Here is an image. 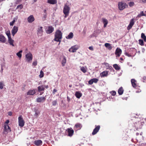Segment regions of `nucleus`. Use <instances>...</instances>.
Wrapping results in <instances>:
<instances>
[{"label":"nucleus","instance_id":"obj_16","mask_svg":"<svg viewBox=\"0 0 146 146\" xmlns=\"http://www.w3.org/2000/svg\"><path fill=\"white\" fill-rule=\"evenodd\" d=\"M121 53V50L117 48L115 52V54L117 56L119 57L120 56V54Z\"/></svg>","mask_w":146,"mask_h":146},{"label":"nucleus","instance_id":"obj_60","mask_svg":"<svg viewBox=\"0 0 146 146\" xmlns=\"http://www.w3.org/2000/svg\"><path fill=\"white\" fill-rule=\"evenodd\" d=\"M142 1L144 3H146V0H142Z\"/></svg>","mask_w":146,"mask_h":146},{"label":"nucleus","instance_id":"obj_38","mask_svg":"<svg viewBox=\"0 0 146 146\" xmlns=\"http://www.w3.org/2000/svg\"><path fill=\"white\" fill-rule=\"evenodd\" d=\"M139 44L143 46V41L142 40L139 39Z\"/></svg>","mask_w":146,"mask_h":146},{"label":"nucleus","instance_id":"obj_51","mask_svg":"<svg viewBox=\"0 0 146 146\" xmlns=\"http://www.w3.org/2000/svg\"><path fill=\"white\" fill-rule=\"evenodd\" d=\"M89 49L91 50H93L94 49L92 46H90L89 47Z\"/></svg>","mask_w":146,"mask_h":146},{"label":"nucleus","instance_id":"obj_49","mask_svg":"<svg viewBox=\"0 0 146 146\" xmlns=\"http://www.w3.org/2000/svg\"><path fill=\"white\" fill-rule=\"evenodd\" d=\"M22 1V0H16V3L17 4H19Z\"/></svg>","mask_w":146,"mask_h":146},{"label":"nucleus","instance_id":"obj_10","mask_svg":"<svg viewBox=\"0 0 146 146\" xmlns=\"http://www.w3.org/2000/svg\"><path fill=\"white\" fill-rule=\"evenodd\" d=\"M54 28L52 26H49L47 29L46 30V32L47 34H50L51 33L54 31Z\"/></svg>","mask_w":146,"mask_h":146},{"label":"nucleus","instance_id":"obj_45","mask_svg":"<svg viewBox=\"0 0 146 146\" xmlns=\"http://www.w3.org/2000/svg\"><path fill=\"white\" fill-rule=\"evenodd\" d=\"M57 104L56 100L53 101L52 102V105L53 106H55Z\"/></svg>","mask_w":146,"mask_h":146},{"label":"nucleus","instance_id":"obj_39","mask_svg":"<svg viewBox=\"0 0 146 146\" xmlns=\"http://www.w3.org/2000/svg\"><path fill=\"white\" fill-rule=\"evenodd\" d=\"M44 74L42 70H41L40 71V74L39 76L40 77V78L43 77L44 76Z\"/></svg>","mask_w":146,"mask_h":146},{"label":"nucleus","instance_id":"obj_52","mask_svg":"<svg viewBox=\"0 0 146 146\" xmlns=\"http://www.w3.org/2000/svg\"><path fill=\"white\" fill-rule=\"evenodd\" d=\"M108 66L109 67L107 68H106L107 69H109L110 70H112L113 69V68L111 66H109V65Z\"/></svg>","mask_w":146,"mask_h":146},{"label":"nucleus","instance_id":"obj_9","mask_svg":"<svg viewBox=\"0 0 146 146\" xmlns=\"http://www.w3.org/2000/svg\"><path fill=\"white\" fill-rule=\"evenodd\" d=\"M18 30V28L16 26H14L11 31V34L14 36L15 34L17 32Z\"/></svg>","mask_w":146,"mask_h":146},{"label":"nucleus","instance_id":"obj_26","mask_svg":"<svg viewBox=\"0 0 146 146\" xmlns=\"http://www.w3.org/2000/svg\"><path fill=\"white\" fill-rule=\"evenodd\" d=\"M75 95L77 98H79L82 96V94L79 92H76L75 93Z\"/></svg>","mask_w":146,"mask_h":146},{"label":"nucleus","instance_id":"obj_43","mask_svg":"<svg viewBox=\"0 0 146 146\" xmlns=\"http://www.w3.org/2000/svg\"><path fill=\"white\" fill-rule=\"evenodd\" d=\"M4 85L3 83L2 82H0V88L2 89L3 88Z\"/></svg>","mask_w":146,"mask_h":146},{"label":"nucleus","instance_id":"obj_42","mask_svg":"<svg viewBox=\"0 0 146 146\" xmlns=\"http://www.w3.org/2000/svg\"><path fill=\"white\" fill-rule=\"evenodd\" d=\"M134 5V3L133 2L131 1L129 3V6L131 7L133 6Z\"/></svg>","mask_w":146,"mask_h":146},{"label":"nucleus","instance_id":"obj_61","mask_svg":"<svg viewBox=\"0 0 146 146\" xmlns=\"http://www.w3.org/2000/svg\"><path fill=\"white\" fill-rule=\"evenodd\" d=\"M145 50V49H144V48H143V49H142V52H144V51Z\"/></svg>","mask_w":146,"mask_h":146},{"label":"nucleus","instance_id":"obj_32","mask_svg":"<svg viewBox=\"0 0 146 146\" xmlns=\"http://www.w3.org/2000/svg\"><path fill=\"white\" fill-rule=\"evenodd\" d=\"M34 111L35 112V116L37 117L39 114L40 112L37 109L35 108L34 109Z\"/></svg>","mask_w":146,"mask_h":146},{"label":"nucleus","instance_id":"obj_37","mask_svg":"<svg viewBox=\"0 0 146 146\" xmlns=\"http://www.w3.org/2000/svg\"><path fill=\"white\" fill-rule=\"evenodd\" d=\"M141 37L144 39V41H146V36L145 34L142 33L141 34Z\"/></svg>","mask_w":146,"mask_h":146},{"label":"nucleus","instance_id":"obj_14","mask_svg":"<svg viewBox=\"0 0 146 146\" xmlns=\"http://www.w3.org/2000/svg\"><path fill=\"white\" fill-rule=\"evenodd\" d=\"M45 100V97H42L38 98L36 99V101L38 102H44Z\"/></svg>","mask_w":146,"mask_h":146},{"label":"nucleus","instance_id":"obj_46","mask_svg":"<svg viewBox=\"0 0 146 146\" xmlns=\"http://www.w3.org/2000/svg\"><path fill=\"white\" fill-rule=\"evenodd\" d=\"M23 5H20L17 6V9L20 8V9H21L23 8Z\"/></svg>","mask_w":146,"mask_h":146},{"label":"nucleus","instance_id":"obj_44","mask_svg":"<svg viewBox=\"0 0 146 146\" xmlns=\"http://www.w3.org/2000/svg\"><path fill=\"white\" fill-rule=\"evenodd\" d=\"M110 93L111 94V95L113 96H114L116 94V92L115 91L110 92Z\"/></svg>","mask_w":146,"mask_h":146},{"label":"nucleus","instance_id":"obj_41","mask_svg":"<svg viewBox=\"0 0 146 146\" xmlns=\"http://www.w3.org/2000/svg\"><path fill=\"white\" fill-rule=\"evenodd\" d=\"M93 82L95 83H96L98 81V79L96 78H94L93 79H92Z\"/></svg>","mask_w":146,"mask_h":146},{"label":"nucleus","instance_id":"obj_12","mask_svg":"<svg viewBox=\"0 0 146 146\" xmlns=\"http://www.w3.org/2000/svg\"><path fill=\"white\" fill-rule=\"evenodd\" d=\"M100 128V125H98L94 129L93 131L92 132V135H94L96 134L99 131Z\"/></svg>","mask_w":146,"mask_h":146},{"label":"nucleus","instance_id":"obj_30","mask_svg":"<svg viewBox=\"0 0 146 146\" xmlns=\"http://www.w3.org/2000/svg\"><path fill=\"white\" fill-rule=\"evenodd\" d=\"M44 87L43 85L39 86L38 87V90L39 92L43 91L44 90Z\"/></svg>","mask_w":146,"mask_h":146},{"label":"nucleus","instance_id":"obj_7","mask_svg":"<svg viewBox=\"0 0 146 146\" xmlns=\"http://www.w3.org/2000/svg\"><path fill=\"white\" fill-rule=\"evenodd\" d=\"M35 20V19L33 15H30L27 18L28 22L29 23H31Z\"/></svg>","mask_w":146,"mask_h":146},{"label":"nucleus","instance_id":"obj_58","mask_svg":"<svg viewBox=\"0 0 146 146\" xmlns=\"http://www.w3.org/2000/svg\"><path fill=\"white\" fill-rule=\"evenodd\" d=\"M44 88H48V85H45L44 86Z\"/></svg>","mask_w":146,"mask_h":146},{"label":"nucleus","instance_id":"obj_54","mask_svg":"<svg viewBox=\"0 0 146 146\" xmlns=\"http://www.w3.org/2000/svg\"><path fill=\"white\" fill-rule=\"evenodd\" d=\"M9 120H7L5 123V124L7 125V124L9 123Z\"/></svg>","mask_w":146,"mask_h":146},{"label":"nucleus","instance_id":"obj_48","mask_svg":"<svg viewBox=\"0 0 146 146\" xmlns=\"http://www.w3.org/2000/svg\"><path fill=\"white\" fill-rule=\"evenodd\" d=\"M93 83L92 79L90 80L88 82V84H89L91 85Z\"/></svg>","mask_w":146,"mask_h":146},{"label":"nucleus","instance_id":"obj_31","mask_svg":"<svg viewBox=\"0 0 146 146\" xmlns=\"http://www.w3.org/2000/svg\"><path fill=\"white\" fill-rule=\"evenodd\" d=\"M113 67L116 70H119L120 68V67L117 64H115L113 65Z\"/></svg>","mask_w":146,"mask_h":146},{"label":"nucleus","instance_id":"obj_15","mask_svg":"<svg viewBox=\"0 0 146 146\" xmlns=\"http://www.w3.org/2000/svg\"><path fill=\"white\" fill-rule=\"evenodd\" d=\"M6 41V39L5 37L2 34H0V42L5 43Z\"/></svg>","mask_w":146,"mask_h":146},{"label":"nucleus","instance_id":"obj_53","mask_svg":"<svg viewBox=\"0 0 146 146\" xmlns=\"http://www.w3.org/2000/svg\"><path fill=\"white\" fill-rule=\"evenodd\" d=\"M18 19V16H16L13 18V20H15V21H17Z\"/></svg>","mask_w":146,"mask_h":146},{"label":"nucleus","instance_id":"obj_4","mask_svg":"<svg viewBox=\"0 0 146 146\" xmlns=\"http://www.w3.org/2000/svg\"><path fill=\"white\" fill-rule=\"evenodd\" d=\"M19 125L21 127H23L25 124V121L21 115L18 118Z\"/></svg>","mask_w":146,"mask_h":146},{"label":"nucleus","instance_id":"obj_56","mask_svg":"<svg viewBox=\"0 0 146 146\" xmlns=\"http://www.w3.org/2000/svg\"><path fill=\"white\" fill-rule=\"evenodd\" d=\"M14 23L12 21L10 23V26H13V25Z\"/></svg>","mask_w":146,"mask_h":146},{"label":"nucleus","instance_id":"obj_47","mask_svg":"<svg viewBox=\"0 0 146 146\" xmlns=\"http://www.w3.org/2000/svg\"><path fill=\"white\" fill-rule=\"evenodd\" d=\"M33 65L36 66L37 64V61L36 60H35L34 61L32 64Z\"/></svg>","mask_w":146,"mask_h":146},{"label":"nucleus","instance_id":"obj_27","mask_svg":"<svg viewBox=\"0 0 146 146\" xmlns=\"http://www.w3.org/2000/svg\"><path fill=\"white\" fill-rule=\"evenodd\" d=\"M73 33L70 32L67 36H66V38L67 39H70L73 38Z\"/></svg>","mask_w":146,"mask_h":146},{"label":"nucleus","instance_id":"obj_33","mask_svg":"<svg viewBox=\"0 0 146 146\" xmlns=\"http://www.w3.org/2000/svg\"><path fill=\"white\" fill-rule=\"evenodd\" d=\"M145 14L143 13V11H141L140 13L137 15V17L140 18L142 16H145Z\"/></svg>","mask_w":146,"mask_h":146},{"label":"nucleus","instance_id":"obj_25","mask_svg":"<svg viewBox=\"0 0 146 146\" xmlns=\"http://www.w3.org/2000/svg\"><path fill=\"white\" fill-rule=\"evenodd\" d=\"M35 93V91L34 90H29L27 93L28 95H33Z\"/></svg>","mask_w":146,"mask_h":146},{"label":"nucleus","instance_id":"obj_17","mask_svg":"<svg viewBox=\"0 0 146 146\" xmlns=\"http://www.w3.org/2000/svg\"><path fill=\"white\" fill-rule=\"evenodd\" d=\"M131 82L132 86L134 88H136L137 87V85L136 84V81L134 79H131Z\"/></svg>","mask_w":146,"mask_h":146},{"label":"nucleus","instance_id":"obj_5","mask_svg":"<svg viewBox=\"0 0 146 146\" xmlns=\"http://www.w3.org/2000/svg\"><path fill=\"white\" fill-rule=\"evenodd\" d=\"M79 46L78 45H75L72 46L69 50L70 52H76L77 50L79 48Z\"/></svg>","mask_w":146,"mask_h":146},{"label":"nucleus","instance_id":"obj_34","mask_svg":"<svg viewBox=\"0 0 146 146\" xmlns=\"http://www.w3.org/2000/svg\"><path fill=\"white\" fill-rule=\"evenodd\" d=\"M22 50H20L19 52L17 53V56L19 57V58H21L22 57Z\"/></svg>","mask_w":146,"mask_h":146},{"label":"nucleus","instance_id":"obj_11","mask_svg":"<svg viewBox=\"0 0 146 146\" xmlns=\"http://www.w3.org/2000/svg\"><path fill=\"white\" fill-rule=\"evenodd\" d=\"M4 133L5 132L8 133V132L11 131V130L10 127L8 125L5 124L4 125Z\"/></svg>","mask_w":146,"mask_h":146},{"label":"nucleus","instance_id":"obj_21","mask_svg":"<svg viewBox=\"0 0 146 146\" xmlns=\"http://www.w3.org/2000/svg\"><path fill=\"white\" fill-rule=\"evenodd\" d=\"M42 142L41 140H37L35 141L34 143L36 146H38L42 145Z\"/></svg>","mask_w":146,"mask_h":146},{"label":"nucleus","instance_id":"obj_22","mask_svg":"<svg viewBox=\"0 0 146 146\" xmlns=\"http://www.w3.org/2000/svg\"><path fill=\"white\" fill-rule=\"evenodd\" d=\"M82 127V125L80 124L77 123L75 125L74 127V129H77V130H79Z\"/></svg>","mask_w":146,"mask_h":146},{"label":"nucleus","instance_id":"obj_63","mask_svg":"<svg viewBox=\"0 0 146 146\" xmlns=\"http://www.w3.org/2000/svg\"><path fill=\"white\" fill-rule=\"evenodd\" d=\"M13 23H15V22L16 21L15 20L13 19V20L12 21Z\"/></svg>","mask_w":146,"mask_h":146},{"label":"nucleus","instance_id":"obj_23","mask_svg":"<svg viewBox=\"0 0 146 146\" xmlns=\"http://www.w3.org/2000/svg\"><path fill=\"white\" fill-rule=\"evenodd\" d=\"M8 41L10 44L14 46V45L13 44L14 40H13L11 37H9L8 38Z\"/></svg>","mask_w":146,"mask_h":146},{"label":"nucleus","instance_id":"obj_6","mask_svg":"<svg viewBox=\"0 0 146 146\" xmlns=\"http://www.w3.org/2000/svg\"><path fill=\"white\" fill-rule=\"evenodd\" d=\"M26 61L28 62H31L32 60L33 55L32 54L29 53L25 55Z\"/></svg>","mask_w":146,"mask_h":146},{"label":"nucleus","instance_id":"obj_55","mask_svg":"<svg viewBox=\"0 0 146 146\" xmlns=\"http://www.w3.org/2000/svg\"><path fill=\"white\" fill-rule=\"evenodd\" d=\"M12 114V113L11 112H9L8 113V115L9 116H11Z\"/></svg>","mask_w":146,"mask_h":146},{"label":"nucleus","instance_id":"obj_57","mask_svg":"<svg viewBox=\"0 0 146 146\" xmlns=\"http://www.w3.org/2000/svg\"><path fill=\"white\" fill-rule=\"evenodd\" d=\"M57 91V90H56L55 89H54L53 90V93L54 94H55V93Z\"/></svg>","mask_w":146,"mask_h":146},{"label":"nucleus","instance_id":"obj_35","mask_svg":"<svg viewBox=\"0 0 146 146\" xmlns=\"http://www.w3.org/2000/svg\"><path fill=\"white\" fill-rule=\"evenodd\" d=\"M87 68L84 67H82L80 68V70L83 73H85L87 71Z\"/></svg>","mask_w":146,"mask_h":146},{"label":"nucleus","instance_id":"obj_2","mask_svg":"<svg viewBox=\"0 0 146 146\" xmlns=\"http://www.w3.org/2000/svg\"><path fill=\"white\" fill-rule=\"evenodd\" d=\"M62 38V33L59 30H57L55 33L54 40L56 41L60 42Z\"/></svg>","mask_w":146,"mask_h":146},{"label":"nucleus","instance_id":"obj_62","mask_svg":"<svg viewBox=\"0 0 146 146\" xmlns=\"http://www.w3.org/2000/svg\"><path fill=\"white\" fill-rule=\"evenodd\" d=\"M44 12L45 13H46V9H45L44 10Z\"/></svg>","mask_w":146,"mask_h":146},{"label":"nucleus","instance_id":"obj_13","mask_svg":"<svg viewBox=\"0 0 146 146\" xmlns=\"http://www.w3.org/2000/svg\"><path fill=\"white\" fill-rule=\"evenodd\" d=\"M134 20L133 19H132L131 20L129 23V24L127 27V29L128 30H129L130 29H131L133 25H134Z\"/></svg>","mask_w":146,"mask_h":146},{"label":"nucleus","instance_id":"obj_59","mask_svg":"<svg viewBox=\"0 0 146 146\" xmlns=\"http://www.w3.org/2000/svg\"><path fill=\"white\" fill-rule=\"evenodd\" d=\"M46 14H44V19H45L46 17Z\"/></svg>","mask_w":146,"mask_h":146},{"label":"nucleus","instance_id":"obj_24","mask_svg":"<svg viewBox=\"0 0 146 146\" xmlns=\"http://www.w3.org/2000/svg\"><path fill=\"white\" fill-rule=\"evenodd\" d=\"M56 0H48L47 3L51 4H54L57 3Z\"/></svg>","mask_w":146,"mask_h":146},{"label":"nucleus","instance_id":"obj_36","mask_svg":"<svg viewBox=\"0 0 146 146\" xmlns=\"http://www.w3.org/2000/svg\"><path fill=\"white\" fill-rule=\"evenodd\" d=\"M66 62V59L65 57H64L63 60H62V64L63 66H64Z\"/></svg>","mask_w":146,"mask_h":146},{"label":"nucleus","instance_id":"obj_1","mask_svg":"<svg viewBox=\"0 0 146 146\" xmlns=\"http://www.w3.org/2000/svg\"><path fill=\"white\" fill-rule=\"evenodd\" d=\"M70 9L69 3L68 1H67L64 4L63 9V13L64 15V17L65 18H66L68 16Z\"/></svg>","mask_w":146,"mask_h":146},{"label":"nucleus","instance_id":"obj_29","mask_svg":"<svg viewBox=\"0 0 146 146\" xmlns=\"http://www.w3.org/2000/svg\"><path fill=\"white\" fill-rule=\"evenodd\" d=\"M118 93L119 95H121L123 93V90L122 87H120L118 90Z\"/></svg>","mask_w":146,"mask_h":146},{"label":"nucleus","instance_id":"obj_28","mask_svg":"<svg viewBox=\"0 0 146 146\" xmlns=\"http://www.w3.org/2000/svg\"><path fill=\"white\" fill-rule=\"evenodd\" d=\"M104 45L106 47L108 48L110 50H111L112 48L111 46L109 43H106Z\"/></svg>","mask_w":146,"mask_h":146},{"label":"nucleus","instance_id":"obj_18","mask_svg":"<svg viewBox=\"0 0 146 146\" xmlns=\"http://www.w3.org/2000/svg\"><path fill=\"white\" fill-rule=\"evenodd\" d=\"M42 27H38V34L40 36H41L42 35V33L43 32L42 30Z\"/></svg>","mask_w":146,"mask_h":146},{"label":"nucleus","instance_id":"obj_50","mask_svg":"<svg viewBox=\"0 0 146 146\" xmlns=\"http://www.w3.org/2000/svg\"><path fill=\"white\" fill-rule=\"evenodd\" d=\"M125 54L128 57H130L131 56V55L128 54L126 52L125 53Z\"/></svg>","mask_w":146,"mask_h":146},{"label":"nucleus","instance_id":"obj_8","mask_svg":"<svg viewBox=\"0 0 146 146\" xmlns=\"http://www.w3.org/2000/svg\"><path fill=\"white\" fill-rule=\"evenodd\" d=\"M66 130L67 131L68 133V136L71 137L72 136L74 133V130L72 129V128H68Z\"/></svg>","mask_w":146,"mask_h":146},{"label":"nucleus","instance_id":"obj_3","mask_svg":"<svg viewBox=\"0 0 146 146\" xmlns=\"http://www.w3.org/2000/svg\"><path fill=\"white\" fill-rule=\"evenodd\" d=\"M118 6L119 9L120 10H122L127 7L128 5L126 3L120 2L118 3Z\"/></svg>","mask_w":146,"mask_h":146},{"label":"nucleus","instance_id":"obj_19","mask_svg":"<svg viewBox=\"0 0 146 146\" xmlns=\"http://www.w3.org/2000/svg\"><path fill=\"white\" fill-rule=\"evenodd\" d=\"M108 71H104L100 74V76L101 77H106L108 76Z\"/></svg>","mask_w":146,"mask_h":146},{"label":"nucleus","instance_id":"obj_64","mask_svg":"<svg viewBox=\"0 0 146 146\" xmlns=\"http://www.w3.org/2000/svg\"><path fill=\"white\" fill-rule=\"evenodd\" d=\"M72 85H69V87L71 88V87H72Z\"/></svg>","mask_w":146,"mask_h":146},{"label":"nucleus","instance_id":"obj_40","mask_svg":"<svg viewBox=\"0 0 146 146\" xmlns=\"http://www.w3.org/2000/svg\"><path fill=\"white\" fill-rule=\"evenodd\" d=\"M6 34L8 36V38L9 37H11L10 33L9 31H7L6 33Z\"/></svg>","mask_w":146,"mask_h":146},{"label":"nucleus","instance_id":"obj_20","mask_svg":"<svg viewBox=\"0 0 146 146\" xmlns=\"http://www.w3.org/2000/svg\"><path fill=\"white\" fill-rule=\"evenodd\" d=\"M102 22L104 24V27L105 28L108 23V21L107 19L104 18H102Z\"/></svg>","mask_w":146,"mask_h":146}]
</instances>
